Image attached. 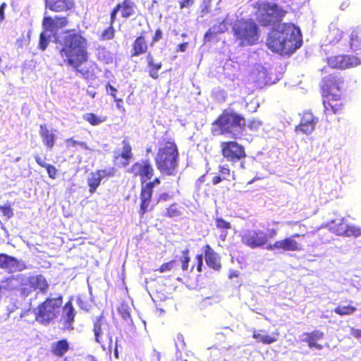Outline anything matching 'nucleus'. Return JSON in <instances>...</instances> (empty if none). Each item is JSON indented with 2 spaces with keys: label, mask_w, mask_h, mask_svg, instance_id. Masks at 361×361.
I'll return each instance as SVG.
<instances>
[{
  "label": "nucleus",
  "mask_w": 361,
  "mask_h": 361,
  "mask_svg": "<svg viewBox=\"0 0 361 361\" xmlns=\"http://www.w3.org/2000/svg\"><path fill=\"white\" fill-rule=\"evenodd\" d=\"M255 16L262 26L275 24L269 30L266 45L273 53L289 56L302 45V35L299 27L293 23H281L287 11L276 3L257 2Z\"/></svg>",
  "instance_id": "1"
},
{
  "label": "nucleus",
  "mask_w": 361,
  "mask_h": 361,
  "mask_svg": "<svg viewBox=\"0 0 361 361\" xmlns=\"http://www.w3.org/2000/svg\"><path fill=\"white\" fill-rule=\"evenodd\" d=\"M54 42L63 63L73 68L86 80L96 78V63L89 68L80 69V67L89 60L87 40L80 31L75 29H66L60 33L53 34Z\"/></svg>",
  "instance_id": "2"
},
{
  "label": "nucleus",
  "mask_w": 361,
  "mask_h": 361,
  "mask_svg": "<svg viewBox=\"0 0 361 361\" xmlns=\"http://www.w3.org/2000/svg\"><path fill=\"white\" fill-rule=\"evenodd\" d=\"M246 127L245 118L234 111L224 109L212 123L211 133L214 136L228 135L231 138H239Z\"/></svg>",
  "instance_id": "3"
},
{
  "label": "nucleus",
  "mask_w": 361,
  "mask_h": 361,
  "mask_svg": "<svg viewBox=\"0 0 361 361\" xmlns=\"http://www.w3.org/2000/svg\"><path fill=\"white\" fill-rule=\"evenodd\" d=\"M8 284L13 286V287L11 288H16L23 299L27 298L37 290L46 294L49 288V283L41 274L30 276L23 274L13 276L8 279Z\"/></svg>",
  "instance_id": "4"
},
{
  "label": "nucleus",
  "mask_w": 361,
  "mask_h": 361,
  "mask_svg": "<svg viewBox=\"0 0 361 361\" xmlns=\"http://www.w3.org/2000/svg\"><path fill=\"white\" fill-rule=\"evenodd\" d=\"M63 297L59 293L56 297H47L33 310L35 320L41 325L48 326L59 316Z\"/></svg>",
  "instance_id": "5"
},
{
  "label": "nucleus",
  "mask_w": 361,
  "mask_h": 361,
  "mask_svg": "<svg viewBox=\"0 0 361 361\" xmlns=\"http://www.w3.org/2000/svg\"><path fill=\"white\" fill-rule=\"evenodd\" d=\"M232 31L239 46L256 44L259 37V27L252 19H241L234 23Z\"/></svg>",
  "instance_id": "6"
},
{
  "label": "nucleus",
  "mask_w": 361,
  "mask_h": 361,
  "mask_svg": "<svg viewBox=\"0 0 361 361\" xmlns=\"http://www.w3.org/2000/svg\"><path fill=\"white\" fill-rule=\"evenodd\" d=\"M278 233L276 228H270L267 230V233L263 231L257 230H247L240 236V240L245 245L255 249L257 247H262L267 246L269 240L274 238Z\"/></svg>",
  "instance_id": "7"
},
{
  "label": "nucleus",
  "mask_w": 361,
  "mask_h": 361,
  "mask_svg": "<svg viewBox=\"0 0 361 361\" xmlns=\"http://www.w3.org/2000/svg\"><path fill=\"white\" fill-rule=\"evenodd\" d=\"M322 94H326L332 99L333 93L343 94L345 90V80L341 73L334 72L322 78L320 83Z\"/></svg>",
  "instance_id": "8"
},
{
  "label": "nucleus",
  "mask_w": 361,
  "mask_h": 361,
  "mask_svg": "<svg viewBox=\"0 0 361 361\" xmlns=\"http://www.w3.org/2000/svg\"><path fill=\"white\" fill-rule=\"evenodd\" d=\"M93 331L95 337V341L102 345L105 349L107 346L109 350L112 348V334L109 326L104 322V316L101 314L94 322Z\"/></svg>",
  "instance_id": "9"
},
{
  "label": "nucleus",
  "mask_w": 361,
  "mask_h": 361,
  "mask_svg": "<svg viewBox=\"0 0 361 361\" xmlns=\"http://www.w3.org/2000/svg\"><path fill=\"white\" fill-rule=\"evenodd\" d=\"M326 61L330 68L338 70L353 68L361 63V60L359 57L349 54L331 56L326 58Z\"/></svg>",
  "instance_id": "10"
},
{
  "label": "nucleus",
  "mask_w": 361,
  "mask_h": 361,
  "mask_svg": "<svg viewBox=\"0 0 361 361\" xmlns=\"http://www.w3.org/2000/svg\"><path fill=\"white\" fill-rule=\"evenodd\" d=\"M305 236L304 234L295 233L290 237L285 238L282 240H276L274 243H269L266 248L269 250H283V251H300L302 246L300 243L295 240V238Z\"/></svg>",
  "instance_id": "11"
},
{
  "label": "nucleus",
  "mask_w": 361,
  "mask_h": 361,
  "mask_svg": "<svg viewBox=\"0 0 361 361\" xmlns=\"http://www.w3.org/2000/svg\"><path fill=\"white\" fill-rule=\"evenodd\" d=\"M322 96L323 98L324 111L326 116L339 114L343 111L344 107L343 102V94L333 93L332 99H330L325 94H322Z\"/></svg>",
  "instance_id": "12"
},
{
  "label": "nucleus",
  "mask_w": 361,
  "mask_h": 361,
  "mask_svg": "<svg viewBox=\"0 0 361 361\" xmlns=\"http://www.w3.org/2000/svg\"><path fill=\"white\" fill-rule=\"evenodd\" d=\"M61 314L60 317L59 322L62 325V329L73 330L75 319L76 316V310L71 300H68L64 305L62 304Z\"/></svg>",
  "instance_id": "13"
},
{
  "label": "nucleus",
  "mask_w": 361,
  "mask_h": 361,
  "mask_svg": "<svg viewBox=\"0 0 361 361\" xmlns=\"http://www.w3.org/2000/svg\"><path fill=\"white\" fill-rule=\"evenodd\" d=\"M137 5L133 0H123L118 3L111 10L110 16L112 20L117 19L118 12L123 18H129L136 15Z\"/></svg>",
  "instance_id": "14"
},
{
  "label": "nucleus",
  "mask_w": 361,
  "mask_h": 361,
  "mask_svg": "<svg viewBox=\"0 0 361 361\" xmlns=\"http://www.w3.org/2000/svg\"><path fill=\"white\" fill-rule=\"evenodd\" d=\"M115 170L113 168L108 169H98L91 172L87 179V183L89 187V192L93 194L96 192L98 187L101 185L102 180L114 176Z\"/></svg>",
  "instance_id": "15"
},
{
  "label": "nucleus",
  "mask_w": 361,
  "mask_h": 361,
  "mask_svg": "<svg viewBox=\"0 0 361 361\" xmlns=\"http://www.w3.org/2000/svg\"><path fill=\"white\" fill-rule=\"evenodd\" d=\"M130 172L140 177L141 184L151 179L154 175V169L147 161L135 163L130 168Z\"/></svg>",
  "instance_id": "16"
},
{
  "label": "nucleus",
  "mask_w": 361,
  "mask_h": 361,
  "mask_svg": "<svg viewBox=\"0 0 361 361\" xmlns=\"http://www.w3.org/2000/svg\"><path fill=\"white\" fill-rule=\"evenodd\" d=\"M146 35L147 32L142 30L132 42L130 51L131 57H137L150 53L149 51V44Z\"/></svg>",
  "instance_id": "17"
},
{
  "label": "nucleus",
  "mask_w": 361,
  "mask_h": 361,
  "mask_svg": "<svg viewBox=\"0 0 361 361\" xmlns=\"http://www.w3.org/2000/svg\"><path fill=\"white\" fill-rule=\"evenodd\" d=\"M318 122L311 111H305L300 118V123L295 126V130L297 133H302L306 135L312 133Z\"/></svg>",
  "instance_id": "18"
},
{
  "label": "nucleus",
  "mask_w": 361,
  "mask_h": 361,
  "mask_svg": "<svg viewBox=\"0 0 361 361\" xmlns=\"http://www.w3.org/2000/svg\"><path fill=\"white\" fill-rule=\"evenodd\" d=\"M222 154L224 158H244V147L235 141L222 142L221 143Z\"/></svg>",
  "instance_id": "19"
},
{
  "label": "nucleus",
  "mask_w": 361,
  "mask_h": 361,
  "mask_svg": "<svg viewBox=\"0 0 361 361\" xmlns=\"http://www.w3.org/2000/svg\"><path fill=\"white\" fill-rule=\"evenodd\" d=\"M203 256L207 265L212 269L219 271L222 265L221 262V256L211 247L210 245L206 244L202 247Z\"/></svg>",
  "instance_id": "20"
},
{
  "label": "nucleus",
  "mask_w": 361,
  "mask_h": 361,
  "mask_svg": "<svg viewBox=\"0 0 361 361\" xmlns=\"http://www.w3.org/2000/svg\"><path fill=\"white\" fill-rule=\"evenodd\" d=\"M46 8L55 13H68L75 6V0H44Z\"/></svg>",
  "instance_id": "21"
},
{
  "label": "nucleus",
  "mask_w": 361,
  "mask_h": 361,
  "mask_svg": "<svg viewBox=\"0 0 361 361\" xmlns=\"http://www.w3.org/2000/svg\"><path fill=\"white\" fill-rule=\"evenodd\" d=\"M68 20L66 16H55L54 18L51 16H45L42 20L44 31H53L54 29L62 28L67 26Z\"/></svg>",
  "instance_id": "22"
},
{
  "label": "nucleus",
  "mask_w": 361,
  "mask_h": 361,
  "mask_svg": "<svg viewBox=\"0 0 361 361\" xmlns=\"http://www.w3.org/2000/svg\"><path fill=\"white\" fill-rule=\"evenodd\" d=\"M305 338L302 341L306 343L310 348H316L317 350L323 349V345L317 343L319 340L324 337V334L320 330H313L310 332L304 334Z\"/></svg>",
  "instance_id": "23"
},
{
  "label": "nucleus",
  "mask_w": 361,
  "mask_h": 361,
  "mask_svg": "<svg viewBox=\"0 0 361 361\" xmlns=\"http://www.w3.org/2000/svg\"><path fill=\"white\" fill-rule=\"evenodd\" d=\"M39 133L44 146L47 149H51L54 146L56 140V135H55L54 130L49 129L47 126L45 124H40Z\"/></svg>",
  "instance_id": "24"
},
{
  "label": "nucleus",
  "mask_w": 361,
  "mask_h": 361,
  "mask_svg": "<svg viewBox=\"0 0 361 361\" xmlns=\"http://www.w3.org/2000/svg\"><path fill=\"white\" fill-rule=\"evenodd\" d=\"M279 336L278 331L273 332L271 334H267L263 329L253 330L252 338L256 340L257 342L262 343L264 345H269L277 341Z\"/></svg>",
  "instance_id": "25"
},
{
  "label": "nucleus",
  "mask_w": 361,
  "mask_h": 361,
  "mask_svg": "<svg viewBox=\"0 0 361 361\" xmlns=\"http://www.w3.org/2000/svg\"><path fill=\"white\" fill-rule=\"evenodd\" d=\"M145 61L149 77L154 80L158 79L159 77V72L163 66L161 61H156L151 53H148L145 56Z\"/></svg>",
  "instance_id": "26"
},
{
  "label": "nucleus",
  "mask_w": 361,
  "mask_h": 361,
  "mask_svg": "<svg viewBox=\"0 0 361 361\" xmlns=\"http://www.w3.org/2000/svg\"><path fill=\"white\" fill-rule=\"evenodd\" d=\"M159 158H177L178 156V147L173 141H167L159 148Z\"/></svg>",
  "instance_id": "27"
},
{
  "label": "nucleus",
  "mask_w": 361,
  "mask_h": 361,
  "mask_svg": "<svg viewBox=\"0 0 361 361\" xmlns=\"http://www.w3.org/2000/svg\"><path fill=\"white\" fill-rule=\"evenodd\" d=\"M157 168L165 175H173L178 166L177 159H157Z\"/></svg>",
  "instance_id": "28"
},
{
  "label": "nucleus",
  "mask_w": 361,
  "mask_h": 361,
  "mask_svg": "<svg viewBox=\"0 0 361 361\" xmlns=\"http://www.w3.org/2000/svg\"><path fill=\"white\" fill-rule=\"evenodd\" d=\"M70 350V345L66 338L60 339L51 345V353L59 357H63Z\"/></svg>",
  "instance_id": "29"
},
{
  "label": "nucleus",
  "mask_w": 361,
  "mask_h": 361,
  "mask_svg": "<svg viewBox=\"0 0 361 361\" xmlns=\"http://www.w3.org/2000/svg\"><path fill=\"white\" fill-rule=\"evenodd\" d=\"M344 37V32L336 25L331 24L326 35V38L330 44H337Z\"/></svg>",
  "instance_id": "30"
},
{
  "label": "nucleus",
  "mask_w": 361,
  "mask_h": 361,
  "mask_svg": "<svg viewBox=\"0 0 361 361\" xmlns=\"http://www.w3.org/2000/svg\"><path fill=\"white\" fill-rule=\"evenodd\" d=\"M337 230V234L346 237L357 238L361 235V228L354 225L341 224Z\"/></svg>",
  "instance_id": "31"
},
{
  "label": "nucleus",
  "mask_w": 361,
  "mask_h": 361,
  "mask_svg": "<svg viewBox=\"0 0 361 361\" xmlns=\"http://www.w3.org/2000/svg\"><path fill=\"white\" fill-rule=\"evenodd\" d=\"M349 45L351 50H361V29L353 28L349 36Z\"/></svg>",
  "instance_id": "32"
},
{
  "label": "nucleus",
  "mask_w": 361,
  "mask_h": 361,
  "mask_svg": "<svg viewBox=\"0 0 361 361\" xmlns=\"http://www.w3.org/2000/svg\"><path fill=\"white\" fill-rule=\"evenodd\" d=\"M18 265L17 259L11 256L4 254H0V267L6 269L9 271H12Z\"/></svg>",
  "instance_id": "33"
},
{
  "label": "nucleus",
  "mask_w": 361,
  "mask_h": 361,
  "mask_svg": "<svg viewBox=\"0 0 361 361\" xmlns=\"http://www.w3.org/2000/svg\"><path fill=\"white\" fill-rule=\"evenodd\" d=\"M140 204L139 214L140 217H143L144 214L148 211L152 195L145 194L140 192Z\"/></svg>",
  "instance_id": "34"
},
{
  "label": "nucleus",
  "mask_w": 361,
  "mask_h": 361,
  "mask_svg": "<svg viewBox=\"0 0 361 361\" xmlns=\"http://www.w3.org/2000/svg\"><path fill=\"white\" fill-rule=\"evenodd\" d=\"M116 20H112L111 16H110L109 25L108 27L104 29L100 35V39L102 40H110L114 39L115 36V29L114 25Z\"/></svg>",
  "instance_id": "35"
},
{
  "label": "nucleus",
  "mask_w": 361,
  "mask_h": 361,
  "mask_svg": "<svg viewBox=\"0 0 361 361\" xmlns=\"http://www.w3.org/2000/svg\"><path fill=\"white\" fill-rule=\"evenodd\" d=\"M83 119L91 126H97L106 121L105 116H99L94 113H87L83 115Z\"/></svg>",
  "instance_id": "36"
},
{
  "label": "nucleus",
  "mask_w": 361,
  "mask_h": 361,
  "mask_svg": "<svg viewBox=\"0 0 361 361\" xmlns=\"http://www.w3.org/2000/svg\"><path fill=\"white\" fill-rule=\"evenodd\" d=\"M357 310L356 307L349 304L348 305H338L334 310V312L339 316L353 314Z\"/></svg>",
  "instance_id": "37"
},
{
  "label": "nucleus",
  "mask_w": 361,
  "mask_h": 361,
  "mask_svg": "<svg viewBox=\"0 0 361 361\" xmlns=\"http://www.w3.org/2000/svg\"><path fill=\"white\" fill-rule=\"evenodd\" d=\"M50 43V36L46 31H42L39 34L37 47L41 51H45Z\"/></svg>",
  "instance_id": "38"
},
{
  "label": "nucleus",
  "mask_w": 361,
  "mask_h": 361,
  "mask_svg": "<svg viewBox=\"0 0 361 361\" xmlns=\"http://www.w3.org/2000/svg\"><path fill=\"white\" fill-rule=\"evenodd\" d=\"M39 165L44 167L49 174V178L55 179L57 175V169L52 165L46 164L44 159H36Z\"/></svg>",
  "instance_id": "39"
},
{
  "label": "nucleus",
  "mask_w": 361,
  "mask_h": 361,
  "mask_svg": "<svg viewBox=\"0 0 361 361\" xmlns=\"http://www.w3.org/2000/svg\"><path fill=\"white\" fill-rule=\"evenodd\" d=\"M182 257L180 258L181 269L183 271H187L189 270V263L190 257L189 255V250L185 249L182 252Z\"/></svg>",
  "instance_id": "40"
},
{
  "label": "nucleus",
  "mask_w": 361,
  "mask_h": 361,
  "mask_svg": "<svg viewBox=\"0 0 361 361\" xmlns=\"http://www.w3.org/2000/svg\"><path fill=\"white\" fill-rule=\"evenodd\" d=\"M195 264L192 265L190 269V271L192 272L195 268L196 271L199 273H201L203 269V255L202 254H197L195 257Z\"/></svg>",
  "instance_id": "41"
},
{
  "label": "nucleus",
  "mask_w": 361,
  "mask_h": 361,
  "mask_svg": "<svg viewBox=\"0 0 361 361\" xmlns=\"http://www.w3.org/2000/svg\"><path fill=\"white\" fill-rule=\"evenodd\" d=\"M176 264L175 259H171L167 262H164L160 265V267L155 269V271H159V273L169 272L172 271Z\"/></svg>",
  "instance_id": "42"
},
{
  "label": "nucleus",
  "mask_w": 361,
  "mask_h": 361,
  "mask_svg": "<svg viewBox=\"0 0 361 361\" xmlns=\"http://www.w3.org/2000/svg\"><path fill=\"white\" fill-rule=\"evenodd\" d=\"M131 146L129 143V142L127 140H123V149L122 152L120 154L121 158H131L132 153H131Z\"/></svg>",
  "instance_id": "43"
},
{
  "label": "nucleus",
  "mask_w": 361,
  "mask_h": 361,
  "mask_svg": "<svg viewBox=\"0 0 361 361\" xmlns=\"http://www.w3.org/2000/svg\"><path fill=\"white\" fill-rule=\"evenodd\" d=\"M180 215V212L177 207V204L173 203L171 204L167 209L165 213V216L168 217H175Z\"/></svg>",
  "instance_id": "44"
},
{
  "label": "nucleus",
  "mask_w": 361,
  "mask_h": 361,
  "mask_svg": "<svg viewBox=\"0 0 361 361\" xmlns=\"http://www.w3.org/2000/svg\"><path fill=\"white\" fill-rule=\"evenodd\" d=\"M216 226L219 229L227 231L231 228L230 222L222 218L216 219Z\"/></svg>",
  "instance_id": "45"
},
{
  "label": "nucleus",
  "mask_w": 361,
  "mask_h": 361,
  "mask_svg": "<svg viewBox=\"0 0 361 361\" xmlns=\"http://www.w3.org/2000/svg\"><path fill=\"white\" fill-rule=\"evenodd\" d=\"M154 186L155 185H154V183L152 181L148 182V183L146 182L144 184H141L140 192L145 193V194L152 195H153V189H154Z\"/></svg>",
  "instance_id": "46"
},
{
  "label": "nucleus",
  "mask_w": 361,
  "mask_h": 361,
  "mask_svg": "<svg viewBox=\"0 0 361 361\" xmlns=\"http://www.w3.org/2000/svg\"><path fill=\"white\" fill-rule=\"evenodd\" d=\"M262 125V122L259 120L254 118L248 122L247 127L251 130H257Z\"/></svg>",
  "instance_id": "47"
},
{
  "label": "nucleus",
  "mask_w": 361,
  "mask_h": 361,
  "mask_svg": "<svg viewBox=\"0 0 361 361\" xmlns=\"http://www.w3.org/2000/svg\"><path fill=\"white\" fill-rule=\"evenodd\" d=\"M163 37V33L161 29L158 28L155 30L154 35L152 37L149 45L152 47L155 43L159 41Z\"/></svg>",
  "instance_id": "48"
},
{
  "label": "nucleus",
  "mask_w": 361,
  "mask_h": 361,
  "mask_svg": "<svg viewBox=\"0 0 361 361\" xmlns=\"http://www.w3.org/2000/svg\"><path fill=\"white\" fill-rule=\"evenodd\" d=\"M195 0H179L180 9L189 8L195 4Z\"/></svg>",
  "instance_id": "49"
},
{
  "label": "nucleus",
  "mask_w": 361,
  "mask_h": 361,
  "mask_svg": "<svg viewBox=\"0 0 361 361\" xmlns=\"http://www.w3.org/2000/svg\"><path fill=\"white\" fill-rule=\"evenodd\" d=\"M0 210L3 214L8 218H11L13 216V212L10 205H1L0 206Z\"/></svg>",
  "instance_id": "50"
},
{
  "label": "nucleus",
  "mask_w": 361,
  "mask_h": 361,
  "mask_svg": "<svg viewBox=\"0 0 361 361\" xmlns=\"http://www.w3.org/2000/svg\"><path fill=\"white\" fill-rule=\"evenodd\" d=\"M212 0H202L200 5L201 13L202 14L207 13L209 11L211 7Z\"/></svg>",
  "instance_id": "51"
},
{
  "label": "nucleus",
  "mask_w": 361,
  "mask_h": 361,
  "mask_svg": "<svg viewBox=\"0 0 361 361\" xmlns=\"http://www.w3.org/2000/svg\"><path fill=\"white\" fill-rule=\"evenodd\" d=\"M118 313L123 319L131 321L130 311L126 307H121L118 308Z\"/></svg>",
  "instance_id": "52"
},
{
  "label": "nucleus",
  "mask_w": 361,
  "mask_h": 361,
  "mask_svg": "<svg viewBox=\"0 0 361 361\" xmlns=\"http://www.w3.org/2000/svg\"><path fill=\"white\" fill-rule=\"evenodd\" d=\"M219 173L222 177H227L230 175V169L228 166H221L219 167Z\"/></svg>",
  "instance_id": "53"
},
{
  "label": "nucleus",
  "mask_w": 361,
  "mask_h": 361,
  "mask_svg": "<svg viewBox=\"0 0 361 361\" xmlns=\"http://www.w3.org/2000/svg\"><path fill=\"white\" fill-rule=\"evenodd\" d=\"M105 88L106 90V91L108 90H110L111 91V96L113 97V98H115L116 97V92H117V90L116 88H115L114 86H112L110 83H107L106 85H105Z\"/></svg>",
  "instance_id": "54"
},
{
  "label": "nucleus",
  "mask_w": 361,
  "mask_h": 361,
  "mask_svg": "<svg viewBox=\"0 0 361 361\" xmlns=\"http://www.w3.org/2000/svg\"><path fill=\"white\" fill-rule=\"evenodd\" d=\"M6 7V4L5 2L2 3L0 5V22L4 19V11Z\"/></svg>",
  "instance_id": "55"
},
{
  "label": "nucleus",
  "mask_w": 361,
  "mask_h": 361,
  "mask_svg": "<svg viewBox=\"0 0 361 361\" xmlns=\"http://www.w3.org/2000/svg\"><path fill=\"white\" fill-rule=\"evenodd\" d=\"M188 46V42L181 43L177 47L176 51L184 52L186 50Z\"/></svg>",
  "instance_id": "56"
},
{
  "label": "nucleus",
  "mask_w": 361,
  "mask_h": 361,
  "mask_svg": "<svg viewBox=\"0 0 361 361\" xmlns=\"http://www.w3.org/2000/svg\"><path fill=\"white\" fill-rule=\"evenodd\" d=\"M224 180H226V177H222L220 175L219 176H216L212 179V183L214 185H216V184L221 183V181H223Z\"/></svg>",
  "instance_id": "57"
},
{
  "label": "nucleus",
  "mask_w": 361,
  "mask_h": 361,
  "mask_svg": "<svg viewBox=\"0 0 361 361\" xmlns=\"http://www.w3.org/2000/svg\"><path fill=\"white\" fill-rule=\"evenodd\" d=\"M351 334L355 338H361V329H353Z\"/></svg>",
  "instance_id": "58"
},
{
  "label": "nucleus",
  "mask_w": 361,
  "mask_h": 361,
  "mask_svg": "<svg viewBox=\"0 0 361 361\" xmlns=\"http://www.w3.org/2000/svg\"><path fill=\"white\" fill-rule=\"evenodd\" d=\"M171 197L168 193L164 192L159 195V200L167 201V200H170Z\"/></svg>",
  "instance_id": "59"
},
{
  "label": "nucleus",
  "mask_w": 361,
  "mask_h": 361,
  "mask_svg": "<svg viewBox=\"0 0 361 361\" xmlns=\"http://www.w3.org/2000/svg\"><path fill=\"white\" fill-rule=\"evenodd\" d=\"M114 101H115V102H116V106H117V107L120 109V108L121 107V105H120V104H121V102H123V99H121V98H117V97H115V98H114Z\"/></svg>",
  "instance_id": "60"
},
{
  "label": "nucleus",
  "mask_w": 361,
  "mask_h": 361,
  "mask_svg": "<svg viewBox=\"0 0 361 361\" xmlns=\"http://www.w3.org/2000/svg\"><path fill=\"white\" fill-rule=\"evenodd\" d=\"M66 142H67V144H68V145H73V146H74V145H75L78 143V142H77L75 140H74L73 138L68 139V140H66Z\"/></svg>",
  "instance_id": "61"
},
{
  "label": "nucleus",
  "mask_w": 361,
  "mask_h": 361,
  "mask_svg": "<svg viewBox=\"0 0 361 361\" xmlns=\"http://www.w3.org/2000/svg\"><path fill=\"white\" fill-rule=\"evenodd\" d=\"M349 6V3L348 2H343L341 5V8L342 10H345V8H347Z\"/></svg>",
  "instance_id": "62"
},
{
  "label": "nucleus",
  "mask_w": 361,
  "mask_h": 361,
  "mask_svg": "<svg viewBox=\"0 0 361 361\" xmlns=\"http://www.w3.org/2000/svg\"><path fill=\"white\" fill-rule=\"evenodd\" d=\"M87 359L89 360V361H98L97 358L92 355H89L87 356Z\"/></svg>",
  "instance_id": "63"
},
{
  "label": "nucleus",
  "mask_w": 361,
  "mask_h": 361,
  "mask_svg": "<svg viewBox=\"0 0 361 361\" xmlns=\"http://www.w3.org/2000/svg\"><path fill=\"white\" fill-rule=\"evenodd\" d=\"M152 182L154 183V185H159L161 183L160 179L159 178H155Z\"/></svg>",
  "instance_id": "64"
}]
</instances>
